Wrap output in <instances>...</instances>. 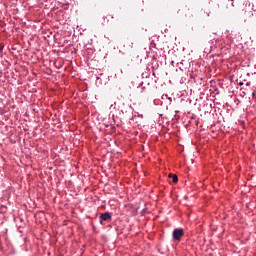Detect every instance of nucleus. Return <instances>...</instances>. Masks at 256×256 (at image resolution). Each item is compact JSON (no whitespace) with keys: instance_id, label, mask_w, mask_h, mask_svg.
I'll return each instance as SVG.
<instances>
[{"instance_id":"nucleus-2","label":"nucleus","mask_w":256,"mask_h":256,"mask_svg":"<svg viewBox=\"0 0 256 256\" xmlns=\"http://www.w3.org/2000/svg\"><path fill=\"white\" fill-rule=\"evenodd\" d=\"M100 220L101 221H111V213L105 212L100 215Z\"/></svg>"},{"instance_id":"nucleus-4","label":"nucleus","mask_w":256,"mask_h":256,"mask_svg":"<svg viewBox=\"0 0 256 256\" xmlns=\"http://www.w3.org/2000/svg\"><path fill=\"white\" fill-rule=\"evenodd\" d=\"M239 85H240V87L243 86V82H240Z\"/></svg>"},{"instance_id":"nucleus-3","label":"nucleus","mask_w":256,"mask_h":256,"mask_svg":"<svg viewBox=\"0 0 256 256\" xmlns=\"http://www.w3.org/2000/svg\"><path fill=\"white\" fill-rule=\"evenodd\" d=\"M168 177L172 178L173 183H177L179 181V178L177 177V174H169Z\"/></svg>"},{"instance_id":"nucleus-1","label":"nucleus","mask_w":256,"mask_h":256,"mask_svg":"<svg viewBox=\"0 0 256 256\" xmlns=\"http://www.w3.org/2000/svg\"><path fill=\"white\" fill-rule=\"evenodd\" d=\"M183 235H185V231L181 228L174 229L172 233L174 241H181V237H183Z\"/></svg>"}]
</instances>
